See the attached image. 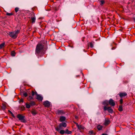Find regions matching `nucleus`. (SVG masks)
I'll return each mask as SVG.
<instances>
[{
  "label": "nucleus",
  "instance_id": "1",
  "mask_svg": "<svg viewBox=\"0 0 135 135\" xmlns=\"http://www.w3.org/2000/svg\"><path fill=\"white\" fill-rule=\"evenodd\" d=\"M44 45L42 44L38 43L36 45L35 50L36 54L38 56H41L44 54L43 52Z\"/></svg>",
  "mask_w": 135,
  "mask_h": 135
},
{
  "label": "nucleus",
  "instance_id": "2",
  "mask_svg": "<svg viewBox=\"0 0 135 135\" xmlns=\"http://www.w3.org/2000/svg\"><path fill=\"white\" fill-rule=\"evenodd\" d=\"M30 89H28L27 90H26V97L29 94L30 95L29 97L27 98V99L28 100H30L33 99V96L35 95L36 96L37 94V93L36 91H34L33 90L31 91H29Z\"/></svg>",
  "mask_w": 135,
  "mask_h": 135
},
{
  "label": "nucleus",
  "instance_id": "3",
  "mask_svg": "<svg viewBox=\"0 0 135 135\" xmlns=\"http://www.w3.org/2000/svg\"><path fill=\"white\" fill-rule=\"evenodd\" d=\"M20 31L19 30H18L15 31L9 32V35L11 38L15 39L17 38L18 34L19 33Z\"/></svg>",
  "mask_w": 135,
  "mask_h": 135
},
{
  "label": "nucleus",
  "instance_id": "4",
  "mask_svg": "<svg viewBox=\"0 0 135 135\" xmlns=\"http://www.w3.org/2000/svg\"><path fill=\"white\" fill-rule=\"evenodd\" d=\"M28 17L31 19L30 22L33 23L35 22L36 21V17L35 14L33 12L29 13V15L28 16Z\"/></svg>",
  "mask_w": 135,
  "mask_h": 135
},
{
  "label": "nucleus",
  "instance_id": "5",
  "mask_svg": "<svg viewBox=\"0 0 135 135\" xmlns=\"http://www.w3.org/2000/svg\"><path fill=\"white\" fill-rule=\"evenodd\" d=\"M67 126V124L65 122H62L60 123L58 126V127L55 128L56 130L57 131H59L60 129H63L62 127H66Z\"/></svg>",
  "mask_w": 135,
  "mask_h": 135
},
{
  "label": "nucleus",
  "instance_id": "6",
  "mask_svg": "<svg viewBox=\"0 0 135 135\" xmlns=\"http://www.w3.org/2000/svg\"><path fill=\"white\" fill-rule=\"evenodd\" d=\"M17 118L19 120L22 122H25V117L21 114H18L17 115Z\"/></svg>",
  "mask_w": 135,
  "mask_h": 135
},
{
  "label": "nucleus",
  "instance_id": "7",
  "mask_svg": "<svg viewBox=\"0 0 135 135\" xmlns=\"http://www.w3.org/2000/svg\"><path fill=\"white\" fill-rule=\"evenodd\" d=\"M103 108L104 111L107 110L108 112L110 113H112L113 112V110L112 109L111 107H107L106 106H103Z\"/></svg>",
  "mask_w": 135,
  "mask_h": 135
},
{
  "label": "nucleus",
  "instance_id": "8",
  "mask_svg": "<svg viewBox=\"0 0 135 135\" xmlns=\"http://www.w3.org/2000/svg\"><path fill=\"white\" fill-rule=\"evenodd\" d=\"M109 104L112 106H114L115 105V103L114 100L112 99H110L109 100Z\"/></svg>",
  "mask_w": 135,
  "mask_h": 135
},
{
  "label": "nucleus",
  "instance_id": "9",
  "mask_svg": "<svg viewBox=\"0 0 135 135\" xmlns=\"http://www.w3.org/2000/svg\"><path fill=\"white\" fill-rule=\"evenodd\" d=\"M43 105L45 107H49L50 105V103L49 101L46 100L44 102Z\"/></svg>",
  "mask_w": 135,
  "mask_h": 135
},
{
  "label": "nucleus",
  "instance_id": "10",
  "mask_svg": "<svg viewBox=\"0 0 135 135\" xmlns=\"http://www.w3.org/2000/svg\"><path fill=\"white\" fill-rule=\"evenodd\" d=\"M118 94L121 98L125 97L127 95V94L125 92H120Z\"/></svg>",
  "mask_w": 135,
  "mask_h": 135
},
{
  "label": "nucleus",
  "instance_id": "11",
  "mask_svg": "<svg viewBox=\"0 0 135 135\" xmlns=\"http://www.w3.org/2000/svg\"><path fill=\"white\" fill-rule=\"evenodd\" d=\"M20 94L22 97H25V90H23L21 87L20 88Z\"/></svg>",
  "mask_w": 135,
  "mask_h": 135
},
{
  "label": "nucleus",
  "instance_id": "12",
  "mask_svg": "<svg viewBox=\"0 0 135 135\" xmlns=\"http://www.w3.org/2000/svg\"><path fill=\"white\" fill-rule=\"evenodd\" d=\"M36 99L38 100L42 101L43 99V98L40 95L37 94L36 96Z\"/></svg>",
  "mask_w": 135,
  "mask_h": 135
},
{
  "label": "nucleus",
  "instance_id": "13",
  "mask_svg": "<svg viewBox=\"0 0 135 135\" xmlns=\"http://www.w3.org/2000/svg\"><path fill=\"white\" fill-rule=\"evenodd\" d=\"M57 113L58 115H62L65 113V112L62 110H58L57 111Z\"/></svg>",
  "mask_w": 135,
  "mask_h": 135
},
{
  "label": "nucleus",
  "instance_id": "14",
  "mask_svg": "<svg viewBox=\"0 0 135 135\" xmlns=\"http://www.w3.org/2000/svg\"><path fill=\"white\" fill-rule=\"evenodd\" d=\"M102 104L104 106L107 107L109 105V101L107 100H105L102 102Z\"/></svg>",
  "mask_w": 135,
  "mask_h": 135
},
{
  "label": "nucleus",
  "instance_id": "15",
  "mask_svg": "<svg viewBox=\"0 0 135 135\" xmlns=\"http://www.w3.org/2000/svg\"><path fill=\"white\" fill-rule=\"evenodd\" d=\"M66 119V118L64 116H61L59 119L60 121L61 122L64 121Z\"/></svg>",
  "mask_w": 135,
  "mask_h": 135
},
{
  "label": "nucleus",
  "instance_id": "16",
  "mask_svg": "<svg viewBox=\"0 0 135 135\" xmlns=\"http://www.w3.org/2000/svg\"><path fill=\"white\" fill-rule=\"evenodd\" d=\"M77 128L79 130L84 129L85 128V127L84 126L81 125H79Z\"/></svg>",
  "mask_w": 135,
  "mask_h": 135
},
{
  "label": "nucleus",
  "instance_id": "17",
  "mask_svg": "<svg viewBox=\"0 0 135 135\" xmlns=\"http://www.w3.org/2000/svg\"><path fill=\"white\" fill-rule=\"evenodd\" d=\"M103 127L102 126L100 125H98L97 126V128L98 130L100 131L102 129Z\"/></svg>",
  "mask_w": 135,
  "mask_h": 135
},
{
  "label": "nucleus",
  "instance_id": "18",
  "mask_svg": "<svg viewBox=\"0 0 135 135\" xmlns=\"http://www.w3.org/2000/svg\"><path fill=\"white\" fill-rule=\"evenodd\" d=\"M110 122L109 120H106L104 122V124L105 126H107L110 123Z\"/></svg>",
  "mask_w": 135,
  "mask_h": 135
},
{
  "label": "nucleus",
  "instance_id": "19",
  "mask_svg": "<svg viewBox=\"0 0 135 135\" xmlns=\"http://www.w3.org/2000/svg\"><path fill=\"white\" fill-rule=\"evenodd\" d=\"M30 104L31 106H33L36 105V103L35 102L33 101H31L30 103Z\"/></svg>",
  "mask_w": 135,
  "mask_h": 135
},
{
  "label": "nucleus",
  "instance_id": "20",
  "mask_svg": "<svg viewBox=\"0 0 135 135\" xmlns=\"http://www.w3.org/2000/svg\"><path fill=\"white\" fill-rule=\"evenodd\" d=\"M31 113L33 115H35L37 114V112L36 110H33L31 111Z\"/></svg>",
  "mask_w": 135,
  "mask_h": 135
},
{
  "label": "nucleus",
  "instance_id": "21",
  "mask_svg": "<svg viewBox=\"0 0 135 135\" xmlns=\"http://www.w3.org/2000/svg\"><path fill=\"white\" fill-rule=\"evenodd\" d=\"M6 104L5 103L2 104V106H1V108L3 110H5L6 108Z\"/></svg>",
  "mask_w": 135,
  "mask_h": 135
},
{
  "label": "nucleus",
  "instance_id": "22",
  "mask_svg": "<svg viewBox=\"0 0 135 135\" xmlns=\"http://www.w3.org/2000/svg\"><path fill=\"white\" fill-rule=\"evenodd\" d=\"M118 109L119 111L120 112L122 111L123 110L122 105H120Z\"/></svg>",
  "mask_w": 135,
  "mask_h": 135
},
{
  "label": "nucleus",
  "instance_id": "23",
  "mask_svg": "<svg viewBox=\"0 0 135 135\" xmlns=\"http://www.w3.org/2000/svg\"><path fill=\"white\" fill-rule=\"evenodd\" d=\"M71 132L69 131L68 129H66L65 131V133L66 134H71Z\"/></svg>",
  "mask_w": 135,
  "mask_h": 135
},
{
  "label": "nucleus",
  "instance_id": "24",
  "mask_svg": "<svg viewBox=\"0 0 135 135\" xmlns=\"http://www.w3.org/2000/svg\"><path fill=\"white\" fill-rule=\"evenodd\" d=\"M94 43V42H90L89 44V46L91 48H93V43Z\"/></svg>",
  "mask_w": 135,
  "mask_h": 135
},
{
  "label": "nucleus",
  "instance_id": "25",
  "mask_svg": "<svg viewBox=\"0 0 135 135\" xmlns=\"http://www.w3.org/2000/svg\"><path fill=\"white\" fill-rule=\"evenodd\" d=\"M20 109L21 110H23L25 109V107L24 106L21 105L20 107Z\"/></svg>",
  "mask_w": 135,
  "mask_h": 135
},
{
  "label": "nucleus",
  "instance_id": "26",
  "mask_svg": "<svg viewBox=\"0 0 135 135\" xmlns=\"http://www.w3.org/2000/svg\"><path fill=\"white\" fill-rule=\"evenodd\" d=\"M60 133L61 134H63L65 133V131L63 130H61L60 131Z\"/></svg>",
  "mask_w": 135,
  "mask_h": 135
},
{
  "label": "nucleus",
  "instance_id": "27",
  "mask_svg": "<svg viewBox=\"0 0 135 135\" xmlns=\"http://www.w3.org/2000/svg\"><path fill=\"white\" fill-rule=\"evenodd\" d=\"M16 55V53L14 51H12L11 52V55L12 56H15Z\"/></svg>",
  "mask_w": 135,
  "mask_h": 135
},
{
  "label": "nucleus",
  "instance_id": "28",
  "mask_svg": "<svg viewBox=\"0 0 135 135\" xmlns=\"http://www.w3.org/2000/svg\"><path fill=\"white\" fill-rule=\"evenodd\" d=\"M4 43H3L0 44V49L2 48L4 46Z\"/></svg>",
  "mask_w": 135,
  "mask_h": 135
},
{
  "label": "nucleus",
  "instance_id": "29",
  "mask_svg": "<svg viewBox=\"0 0 135 135\" xmlns=\"http://www.w3.org/2000/svg\"><path fill=\"white\" fill-rule=\"evenodd\" d=\"M23 100L22 98H21L19 101V102L21 104L23 103Z\"/></svg>",
  "mask_w": 135,
  "mask_h": 135
},
{
  "label": "nucleus",
  "instance_id": "30",
  "mask_svg": "<svg viewBox=\"0 0 135 135\" xmlns=\"http://www.w3.org/2000/svg\"><path fill=\"white\" fill-rule=\"evenodd\" d=\"M30 104H27V103H26V107L27 108H29L30 107Z\"/></svg>",
  "mask_w": 135,
  "mask_h": 135
},
{
  "label": "nucleus",
  "instance_id": "31",
  "mask_svg": "<svg viewBox=\"0 0 135 135\" xmlns=\"http://www.w3.org/2000/svg\"><path fill=\"white\" fill-rule=\"evenodd\" d=\"M94 132L93 131H89V134L90 135H92L93 134Z\"/></svg>",
  "mask_w": 135,
  "mask_h": 135
},
{
  "label": "nucleus",
  "instance_id": "32",
  "mask_svg": "<svg viewBox=\"0 0 135 135\" xmlns=\"http://www.w3.org/2000/svg\"><path fill=\"white\" fill-rule=\"evenodd\" d=\"M100 4L101 5H103L104 3L105 2L104 0H102L100 1Z\"/></svg>",
  "mask_w": 135,
  "mask_h": 135
},
{
  "label": "nucleus",
  "instance_id": "33",
  "mask_svg": "<svg viewBox=\"0 0 135 135\" xmlns=\"http://www.w3.org/2000/svg\"><path fill=\"white\" fill-rule=\"evenodd\" d=\"M119 103L120 104H122L123 103V100L122 98H121V99L119 100Z\"/></svg>",
  "mask_w": 135,
  "mask_h": 135
},
{
  "label": "nucleus",
  "instance_id": "34",
  "mask_svg": "<svg viewBox=\"0 0 135 135\" xmlns=\"http://www.w3.org/2000/svg\"><path fill=\"white\" fill-rule=\"evenodd\" d=\"M6 14L7 16H11V15H13V14L12 13H8V12H7L6 13Z\"/></svg>",
  "mask_w": 135,
  "mask_h": 135
},
{
  "label": "nucleus",
  "instance_id": "35",
  "mask_svg": "<svg viewBox=\"0 0 135 135\" xmlns=\"http://www.w3.org/2000/svg\"><path fill=\"white\" fill-rule=\"evenodd\" d=\"M19 8L18 7H16L15 9V11L16 12H17L18 11Z\"/></svg>",
  "mask_w": 135,
  "mask_h": 135
},
{
  "label": "nucleus",
  "instance_id": "36",
  "mask_svg": "<svg viewBox=\"0 0 135 135\" xmlns=\"http://www.w3.org/2000/svg\"><path fill=\"white\" fill-rule=\"evenodd\" d=\"M28 30H27V31L28 30V31H30L32 29L31 26H30L28 27Z\"/></svg>",
  "mask_w": 135,
  "mask_h": 135
},
{
  "label": "nucleus",
  "instance_id": "37",
  "mask_svg": "<svg viewBox=\"0 0 135 135\" xmlns=\"http://www.w3.org/2000/svg\"><path fill=\"white\" fill-rule=\"evenodd\" d=\"M74 123H75V124L76 125V126H77V127H78V126H79V124H78L77 123H76V122H74Z\"/></svg>",
  "mask_w": 135,
  "mask_h": 135
},
{
  "label": "nucleus",
  "instance_id": "38",
  "mask_svg": "<svg viewBox=\"0 0 135 135\" xmlns=\"http://www.w3.org/2000/svg\"><path fill=\"white\" fill-rule=\"evenodd\" d=\"M115 49V47H113L112 48V50H113Z\"/></svg>",
  "mask_w": 135,
  "mask_h": 135
},
{
  "label": "nucleus",
  "instance_id": "39",
  "mask_svg": "<svg viewBox=\"0 0 135 135\" xmlns=\"http://www.w3.org/2000/svg\"><path fill=\"white\" fill-rule=\"evenodd\" d=\"M102 135H108L107 134H106L103 133Z\"/></svg>",
  "mask_w": 135,
  "mask_h": 135
},
{
  "label": "nucleus",
  "instance_id": "40",
  "mask_svg": "<svg viewBox=\"0 0 135 135\" xmlns=\"http://www.w3.org/2000/svg\"><path fill=\"white\" fill-rule=\"evenodd\" d=\"M55 11H57V9L56 8H55Z\"/></svg>",
  "mask_w": 135,
  "mask_h": 135
},
{
  "label": "nucleus",
  "instance_id": "41",
  "mask_svg": "<svg viewBox=\"0 0 135 135\" xmlns=\"http://www.w3.org/2000/svg\"><path fill=\"white\" fill-rule=\"evenodd\" d=\"M12 114V117H15V116L13 114V113Z\"/></svg>",
  "mask_w": 135,
  "mask_h": 135
},
{
  "label": "nucleus",
  "instance_id": "42",
  "mask_svg": "<svg viewBox=\"0 0 135 135\" xmlns=\"http://www.w3.org/2000/svg\"><path fill=\"white\" fill-rule=\"evenodd\" d=\"M133 19L134 20V22H135V18H134Z\"/></svg>",
  "mask_w": 135,
  "mask_h": 135
},
{
  "label": "nucleus",
  "instance_id": "43",
  "mask_svg": "<svg viewBox=\"0 0 135 135\" xmlns=\"http://www.w3.org/2000/svg\"><path fill=\"white\" fill-rule=\"evenodd\" d=\"M27 12H29L28 11H26V12H27Z\"/></svg>",
  "mask_w": 135,
  "mask_h": 135
},
{
  "label": "nucleus",
  "instance_id": "44",
  "mask_svg": "<svg viewBox=\"0 0 135 135\" xmlns=\"http://www.w3.org/2000/svg\"><path fill=\"white\" fill-rule=\"evenodd\" d=\"M10 111V112H11V113L12 114V112H11Z\"/></svg>",
  "mask_w": 135,
  "mask_h": 135
},
{
  "label": "nucleus",
  "instance_id": "45",
  "mask_svg": "<svg viewBox=\"0 0 135 135\" xmlns=\"http://www.w3.org/2000/svg\"><path fill=\"white\" fill-rule=\"evenodd\" d=\"M27 135H30V134H27Z\"/></svg>",
  "mask_w": 135,
  "mask_h": 135
}]
</instances>
